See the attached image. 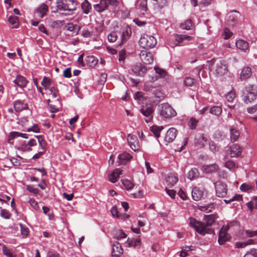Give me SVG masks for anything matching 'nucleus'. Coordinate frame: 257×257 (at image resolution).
Wrapping results in <instances>:
<instances>
[{"mask_svg":"<svg viewBox=\"0 0 257 257\" xmlns=\"http://www.w3.org/2000/svg\"><path fill=\"white\" fill-rule=\"evenodd\" d=\"M37 86L39 91L42 94H46L49 97L47 100L48 105L51 108L52 112H55L58 111V105L60 102L58 98H56L57 90L56 88L52 85L51 81H41L42 87H38V81H33Z\"/></svg>","mask_w":257,"mask_h":257,"instance_id":"nucleus-1","label":"nucleus"},{"mask_svg":"<svg viewBox=\"0 0 257 257\" xmlns=\"http://www.w3.org/2000/svg\"><path fill=\"white\" fill-rule=\"evenodd\" d=\"M190 225L201 235L206 234H214V231L209 227L214 222L215 216L213 214L205 216V222L198 221L195 218L190 217Z\"/></svg>","mask_w":257,"mask_h":257,"instance_id":"nucleus-2","label":"nucleus"},{"mask_svg":"<svg viewBox=\"0 0 257 257\" xmlns=\"http://www.w3.org/2000/svg\"><path fill=\"white\" fill-rule=\"evenodd\" d=\"M241 99L246 104H250L257 99V85H248L242 90Z\"/></svg>","mask_w":257,"mask_h":257,"instance_id":"nucleus-3","label":"nucleus"},{"mask_svg":"<svg viewBox=\"0 0 257 257\" xmlns=\"http://www.w3.org/2000/svg\"><path fill=\"white\" fill-rule=\"evenodd\" d=\"M77 3L74 0H57V11H74L76 9Z\"/></svg>","mask_w":257,"mask_h":257,"instance_id":"nucleus-4","label":"nucleus"},{"mask_svg":"<svg viewBox=\"0 0 257 257\" xmlns=\"http://www.w3.org/2000/svg\"><path fill=\"white\" fill-rule=\"evenodd\" d=\"M158 109L160 114L165 118H170L176 115V111L168 103H164L159 105Z\"/></svg>","mask_w":257,"mask_h":257,"instance_id":"nucleus-5","label":"nucleus"},{"mask_svg":"<svg viewBox=\"0 0 257 257\" xmlns=\"http://www.w3.org/2000/svg\"><path fill=\"white\" fill-rule=\"evenodd\" d=\"M139 44L145 49L152 48L156 45L157 40L153 36L144 34L140 39Z\"/></svg>","mask_w":257,"mask_h":257,"instance_id":"nucleus-6","label":"nucleus"},{"mask_svg":"<svg viewBox=\"0 0 257 257\" xmlns=\"http://www.w3.org/2000/svg\"><path fill=\"white\" fill-rule=\"evenodd\" d=\"M216 194L219 197H224L227 192V186L221 181H218L215 184Z\"/></svg>","mask_w":257,"mask_h":257,"instance_id":"nucleus-7","label":"nucleus"},{"mask_svg":"<svg viewBox=\"0 0 257 257\" xmlns=\"http://www.w3.org/2000/svg\"><path fill=\"white\" fill-rule=\"evenodd\" d=\"M192 40V37L190 36L187 35H178L176 34L175 36L173 44L174 46H178L180 44L186 45L188 43L189 41Z\"/></svg>","mask_w":257,"mask_h":257,"instance_id":"nucleus-8","label":"nucleus"},{"mask_svg":"<svg viewBox=\"0 0 257 257\" xmlns=\"http://www.w3.org/2000/svg\"><path fill=\"white\" fill-rule=\"evenodd\" d=\"M127 140L133 150L136 152L140 150V144L136 136L129 134L127 136Z\"/></svg>","mask_w":257,"mask_h":257,"instance_id":"nucleus-9","label":"nucleus"},{"mask_svg":"<svg viewBox=\"0 0 257 257\" xmlns=\"http://www.w3.org/2000/svg\"><path fill=\"white\" fill-rule=\"evenodd\" d=\"M140 111L143 115L147 117L146 119L147 122H150L152 120L154 110L151 105H143Z\"/></svg>","mask_w":257,"mask_h":257,"instance_id":"nucleus-10","label":"nucleus"},{"mask_svg":"<svg viewBox=\"0 0 257 257\" xmlns=\"http://www.w3.org/2000/svg\"><path fill=\"white\" fill-rule=\"evenodd\" d=\"M227 72V66L224 61H220L216 64L215 72L216 76H222Z\"/></svg>","mask_w":257,"mask_h":257,"instance_id":"nucleus-11","label":"nucleus"},{"mask_svg":"<svg viewBox=\"0 0 257 257\" xmlns=\"http://www.w3.org/2000/svg\"><path fill=\"white\" fill-rule=\"evenodd\" d=\"M142 61L146 64H150L154 61L153 54L147 50H142L140 54Z\"/></svg>","mask_w":257,"mask_h":257,"instance_id":"nucleus-12","label":"nucleus"},{"mask_svg":"<svg viewBox=\"0 0 257 257\" xmlns=\"http://www.w3.org/2000/svg\"><path fill=\"white\" fill-rule=\"evenodd\" d=\"M123 250L121 244L118 241H114L112 245V257H120L123 253Z\"/></svg>","mask_w":257,"mask_h":257,"instance_id":"nucleus-13","label":"nucleus"},{"mask_svg":"<svg viewBox=\"0 0 257 257\" xmlns=\"http://www.w3.org/2000/svg\"><path fill=\"white\" fill-rule=\"evenodd\" d=\"M132 69L136 75L139 76H143L147 71L146 67L139 63L133 65Z\"/></svg>","mask_w":257,"mask_h":257,"instance_id":"nucleus-14","label":"nucleus"},{"mask_svg":"<svg viewBox=\"0 0 257 257\" xmlns=\"http://www.w3.org/2000/svg\"><path fill=\"white\" fill-rule=\"evenodd\" d=\"M178 133L177 130L174 127L170 128L166 134L164 141L167 144L172 143L176 138Z\"/></svg>","mask_w":257,"mask_h":257,"instance_id":"nucleus-15","label":"nucleus"},{"mask_svg":"<svg viewBox=\"0 0 257 257\" xmlns=\"http://www.w3.org/2000/svg\"><path fill=\"white\" fill-rule=\"evenodd\" d=\"M196 72L197 73L196 76H193V77H189L186 79H190L191 80H195L199 79L200 80H202V79H206L208 78V72L204 69H200L199 71L196 69Z\"/></svg>","mask_w":257,"mask_h":257,"instance_id":"nucleus-16","label":"nucleus"},{"mask_svg":"<svg viewBox=\"0 0 257 257\" xmlns=\"http://www.w3.org/2000/svg\"><path fill=\"white\" fill-rule=\"evenodd\" d=\"M19 137H21L25 139H28L29 135L26 134H23L18 132H11L9 135L8 143L11 144H13V140Z\"/></svg>","mask_w":257,"mask_h":257,"instance_id":"nucleus-17","label":"nucleus"},{"mask_svg":"<svg viewBox=\"0 0 257 257\" xmlns=\"http://www.w3.org/2000/svg\"><path fill=\"white\" fill-rule=\"evenodd\" d=\"M14 107L16 111L20 112L28 109V105L24 100L20 99L16 100L14 103Z\"/></svg>","mask_w":257,"mask_h":257,"instance_id":"nucleus-18","label":"nucleus"},{"mask_svg":"<svg viewBox=\"0 0 257 257\" xmlns=\"http://www.w3.org/2000/svg\"><path fill=\"white\" fill-rule=\"evenodd\" d=\"M154 69L156 72L155 77L156 80L158 79H169V75L165 70L158 67H155Z\"/></svg>","mask_w":257,"mask_h":257,"instance_id":"nucleus-19","label":"nucleus"},{"mask_svg":"<svg viewBox=\"0 0 257 257\" xmlns=\"http://www.w3.org/2000/svg\"><path fill=\"white\" fill-rule=\"evenodd\" d=\"M132 156L126 152H124L118 156L119 165H125L131 159Z\"/></svg>","mask_w":257,"mask_h":257,"instance_id":"nucleus-20","label":"nucleus"},{"mask_svg":"<svg viewBox=\"0 0 257 257\" xmlns=\"http://www.w3.org/2000/svg\"><path fill=\"white\" fill-rule=\"evenodd\" d=\"M122 171L120 169H116L113 170L108 176L109 181L112 183H115L119 177V175L122 174Z\"/></svg>","mask_w":257,"mask_h":257,"instance_id":"nucleus-21","label":"nucleus"},{"mask_svg":"<svg viewBox=\"0 0 257 257\" xmlns=\"http://www.w3.org/2000/svg\"><path fill=\"white\" fill-rule=\"evenodd\" d=\"M241 149L237 144H234L230 148L229 154L231 157H237L241 154Z\"/></svg>","mask_w":257,"mask_h":257,"instance_id":"nucleus-22","label":"nucleus"},{"mask_svg":"<svg viewBox=\"0 0 257 257\" xmlns=\"http://www.w3.org/2000/svg\"><path fill=\"white\" fill-rule=\"evenodd\" d=\"M203 195L204 192L203 190L197 187L194 188L192 191V198L195 201L200 200L203 197Z\"/></svg>","mask_w":257,"mask_h":257,"instance_id":"nucleus-23","label":"nucleus"},{"mask_svg":"<svg viewBox=\"0 0 257 257\" xmlns=\"http://www.w3.org/2000/svg\"><path fill=\"white\" fill-rule=\"evenodd\" d=\"M48 11V7L45 4H42L37 9V13L40 18H43Z\"/></svg>","mask_w":257,"mask_h":257,"instance_id":"nucleus-24","label":"nucleus"},{"mask_svg":"<svg viewBox=\"0 0 257 257\" xmlns=\"http://www.w3.org/2000/svg\"><path fill=\"white\" fill-rule=\"evenodd\" d=\"M252 74L251 69L248 66L244 67L240 73V77L241 79H248Z\"/></svg>","mask_w":257,"mask_h":257,"instance_id":"nucleus-25","label":"nucleus"},{"mask_svg":"<svg viewBox=\"0 0 257 257\" xmlns=\"http://www.w3.org/2000/svg\"><path fill=\"white\" fill-rule=\"evenodd\" d=\"M230 238V236L229 234L225 233L222 231H219L218 242L220 245H223L226 241H228Z\"/></svg>","mask_w":257,"mask_h":257,"instance_id":"nucleus-26","label":"nucleus"},{"mask_svg":"<svg viewBox=\"0 0 257 257\" xmlns=\"http://www.w3.org/2000/svg\"><path fill=\"white\" fill-rule=\"evenodd\" d=\"M3 254L7 257H17L15 250L13 248L7 247L5 245H3L2 247Z\"/></svg>","mask_w":257,"mask_h":257,"instance_id":"nucleus-27","label":"nucleus"},{"mask_svg":"<svg viewBox=\"0 0 257 257\" xmlns=\"http://www.w3.org/2000/svg\"><path fill=\"white\" fill-rule=\"evenodd\" d=\"M178 181L177 176L172 174H169L166 178V182L168 185L173 186Z\"/></svg>","mask_w":257,"mask_h":257,"instance_id":"nucleus-28","label":"nucleus"},{"mask_svg":"<svg viewBox=\"0 0 257 257\" xmlns=\"http://www.w3.org/2000/svg\"><path fill=\"white\" fill-rule=\"evenodd\" d=\"M132 34L131 28L126 27L123 30L121 35V43L125 42L131 36Z\"/></svg>","mask_w":257,"mask_h":257,"instance_id":"nucleus-29","label":"nucleus"},{"mask_svg":"<svg viewBox=\"0 0 257 257\" xmlns=\"http://www.w3.org/2000/svg\"><path fill=\"white\" fill-rule=\"evenodd\" d=\"M113 238L119 240L126 237V234L122 230L115 229L112 231Z\"/></svg>","mask_w":257,"mask_h":257,"instance_id":"nucleus-30","label":"nucleus"},{"mask_svg":"<svg viewBox=\"0 0 257 257\" xmlns=\"http://www.w3.org/2000/svg\"><path fill=\"white\" fill-rule=\"evenodd\" d=\"M236 47L240 50L244 51H246L248 49V43L243 40H238L236 42Z\"/></svg>","mask_w":257,"mask_h":257,"instance_id":"nucleus-31","label":"nucleus"},{"mask_svg":"<svg viewBox=\"0 0 257 257\" xmlns=\"http://www.w3.org/2000/svg\"><path fill=\"white\" fill-rule=\"evenodd\" d=\"M81 7L85 14H88L91 10V5L87 0H84L82 3Z\"/></svg>","mask_w":257,"mask_h":257,"instance_id":"nucleus-32","label":"nucleus"},{"mask_svg":"<svg viewBox=\"0 0 257 257\" xmlns=\"http://www.w3.org/2000/svg\"><path fill=\"white\" fill-rule=\"evenodd\" d=\"M230 140L232 142L236 141L240 136L239 132L234 128H230Z\"/></svg>","mask_w":257,"mask_h":257,"instance_id":"nucleus-33","label":"nucleus"},{"mask_svg":"<svg viewBox=\"0 0 257 257\" xmlns=\"http://www.w3.org/2000/svg\"><path fill=\"white\" fill-rule=\"evenodd\" d=\"M107 8L106 4L104 2H102V0H100L99 4L94 5V9L99 13L104 11Z\"/></svg>","mask_w":257,"mask_h":257,"instance_id":"nucleus-34","label":"nucleus"},{"mask_svg":"<svg viewBox=\"0 0 257 257\" xmlns=\"http://www.w3.org/2000/svg\"><path fill=\"white\" fill-rule=\"evenodd\" d=\"M164 128L163 126L153 125L150 127V131L154 134L155 136L158 138L160 136V132Z\"/></svg>","mask_w":257,"mask_h":257,"instance_id":"nucleus-35","label":"nucleus"},{"mask_svg":"<svg viewBox=\"0 0 257 257\" xmlns=\"http://www.w3.org/2000/svg\"><path fill=\"white\" fill-rule=\"evenodd\" d=\"M8 22L13 25V28H17L19 27V18L15 16H11L8 18Z\"/></svg>","mask_w":257,"mask_h":257,"instance_id":"nucleus-36","label":"nucleus"},{"mask_svg":"<svg viewBox=\"0 0 257 257\" xmlns=\"http://www.w3.org/2000/svg\"><path fill=\"white\" fill-rule=\"evenodd\" d=\"M126 242L129 247L140 246L141 243V240L139 238H128Z\"/></svg>","mask_w":257,"mask_h":257,"instance_id":"nucleus-37","label":"nucleus"},{"mask_svg":"<svg viewBox=\"0 0 257 257\" xmlns=\"http://www.w3.org/2000/svg\"><path fill=\"white\" fill-rule=\"evenodd\" d=\"M121 181L123 186L127 190H131L134 188V184L131 180L124 179Z\"/></svg>","mask_w":257,"mask_h":257,"instance_id":"nucleus-38","label":"nucleus"},{"mask_svg":"<svg viewBox=\"0 0 257 257\" xmlns=\"http://www.w3.org/2000/svg\"><path fill=\"white\" fill-rule=\"evenodd\" d=\"M193 23L190 19L186 20L184 22L180 24V27L183 30H189L191 29Z\"/></svg>","mask_w":257,"mask_h":257,"instance_id":"nucleus-39","label":"nucleus"},{"mask_svg":"<svg viewBox=\"0 0 257 257\" xmlns=\"http://www.w3.org/2000/svg\"><path fill=\"white\" fill-rule=\"evenodd\" d=\"M78 26L76 25H74L73 23H68L67 26V30L70 32L73 33L75 35L78 34L79 31L80 30V28L78 27V29L77 30V28Z\"/></svg>","mask_w":257,"mask_h":257,"instance_id":"nucleus-40","label":"nucleus"},{"mask_svg":"<svg viewBox=\"0 0 257 257\" xmlns=\"http://www.w3.org/2000/svg\"><path fill=\"white\" fill-rule=\"evenodd\" d=\"M87 64L90 66H94L98 63L97 59L93 56H87L85 58Z\"/></svg>","mask_w":257,"mask_h":257,"instance_id":"nucleus-41","label":"nucleus"},{"mask_svg":"<svg viewBox=\"0 0 257 257\" xmlns=\"http://www.w3.org/2000/svg\"><path fill=\"white\" fill-rule=\"evenodd\" d=\"M199 173L196 168L191 169L188 173V178L190 180H193L198 177Z\"/></svg>","mask_w":257,"mask_h":257,"instance_id":"nucleus-42","label":"nucleus"},{"mask_svg":"<svg viewBox=\"0 0 257 257\" xmlns=\"http://www.w3.org/2000/svg\"><path fill=\"white\" fill-rule=\"evenodd\" d=\"M35 137L38 139L39 146L41 147V148L42 150V152L45 153L46 151V141L42 138V137L41 136H36Z\"/></svg>","mask_w":257,"mask_h":257,"instance_id":"nucleus-43","label":"nucleus"},{"mask_svg":"<svg viewBox=\"0 0 257 257\" xmlns=\"http://www.w3.org/2000/svg\"><path fill=\"white\" fill-rule=\"evenodd\" d=\"M210 112L217 116H219L222 113V108L219 106H214L210 109Z\"/></svg>","mask_w":257,"mask_h":257,"instance_id":"nucleus-44","label":"nucleus"},{"mask_svg":"<svg viewBox=\"0 0 257 257\" xmlns=\"http://www.w3.org/2000/svg\"><path fill=\"white\" fill-rule=\"evenodd\" d=\"M154 81H145L144 84V90L146 91H153V89L155 88L154 86Z\"/></svg>","mask_w":257,"mask_h":257,"instance_id":"nucleus-45","label":"nucleus"},{"mask_svg":"<svg viewBox=\"0 0 257 257\" xmlns=\"http://www.w3.org/2000/svg\"><path fill=\"white\" fill-rule=\"evenodd\" d=\"M218 167L216 164L205 166V170L208 173H212L218 170Z\"/></svg>","mask_w":257,"mask_h":257,"instance_id":"nucleus-46","label":"nucleus"},{"mask_svg":"<svg viewBox=\"0 0 257 257\" xmlns=\"http://www.w3.org/2000/svg\"><path fill=\"white\" fill-rule=\"evenodd\" d=\"M215 207L214 203H210L207 205L201 206L200 209L202 211H206V212H210L212 211V209Z\"/></svg>","mask_w":257,"mask_h":257,"instance_id":"nucleus-47","label":"nucleus"},{"mask_svg":"<svg viewBox=\"0 0 257 257\" xmlns=\"http://www.w3.org/2000/svg\"><path fill=\"white\" fill-rule=\"evenodd\" d=\"M198 121L193 117H191L188 122V125L190 129L196 128Z\"/></svg>","mask_w":257,"mask_h":257,"instance_id":"nucleus-48","label":"nucleus"},{"mask_svg":"<svg viewBox=\"0 0 257 257\" xmlns=\"http://www.w3.org/2000/svg\"><path fill=\"white\" fill-rule=\"evenodd\" d=\"M20 226L21 227V231L22 235L25 237L27 236L29 233V228L26 225H23L21 223L20 224Z\"/></svg>","mask_w":257,"mask_h":257,"instance_id":"nucleus-49","label":"nucleus"},{"mask_svg":"<svg viewBox=\"0 0 257 257\" xmlns=\"http://www.w3.org/2000/svg\"><path fill=\"white\" fill-rule=\"evenodd\" d=\"M243 234L247 237H253L257 236V231L245 230Z\"/></svg>","mask_w":257,"mask_h":257,"instance_id":"nucleus-50","label":"nucleus"},{"mask_svg":"<svg viewBox=\"0 0 257 257\" xmlns=\"http://www.w3.org/2000/svg\"><path fill=\"white\" fill-rule=\"evenodd\" d=\"M243 257H257V249L252 248L248 251Z\"/></svg>","mask_w":257,"mask_h":257,"instance_id":"nucleus-51","label":"nucleus"},{"mask_svg":"<svg viewBox=\"0 0 257 257\" xmlns=\"http://www.w3.org/2000/svg\"><path fill=\"white\" fill-rule=\"evenodd\" d=\"M252 188V186L245 183H243L240 186V190L243 192H246L248 190H251Z\"/></svg>","mask_w":257,"mask_h":257,"instance_id":"nucleus-52","label":"nucleus"},{"mask_svg":"<svg viewBox=\"0 0 257 257\" xmlns=\"http://www.w3.org/2000/svg\"><path fill=\"white\" fill-rule=\"evenodd\" d=\"M126 57V52L124 50H121L119 52L118 54V61L121 62L123 63L124 59Z\"/></svg>","mask_w":257,"mask_h":257,"instance_id":"nucleus-53","label":"nucleus"},{"mask_svg":"<svg viewBox=\"0 0 257 257\" xmlns=\"http://www.w3.org/2000/svg\"><path fill=\"white\" fill-rule=\"evenodd\" d=\"M1 216L5 219H10L12 216L11 214L6 209H2Z\"/></svg>","mask_w":257,"mask_h":257,"instance_id":"nucleus-54","label":"nucleus"},{"mask_svg":"<svg viewBox=\"0 0 257 257\" xmlns=\"http://www.w3.org/2000/svg\"><path fill=\"white\" fill-rule=\"evenodd\" d=\"M235 98V92L230 91L226 95V98L228 102H232Z\"/></svg>","mask_w":257,"mask_h":257,"instance_id":"nucleus-55","label":"nucleus"},{"mask_svg":"<svg viewBox=\"0 0 257 257\" xmlns=\"http://www.w3.org/2000/svg\"><path fill=\"white\" fill-rule=\"evenodd\" d=\"M232 35V33L227 28L223 31V37L224 39H229Z\"/></svg>","mask_w":257,"mask_h":257,"instance_id":"nucleus-56","label":"nucleus"},{"mask_svg":"<svg viewBox=\"0 0 257 257\" xmlns=\"http://www.w3.org/2000/svg\"><path fill=\"white\" fill-rule=\"evenodd\" d=\"M105 4H106L107 8L108 5L116 7L118 4V2L117 0H102Z\"/></svg>","mask_w":257,"mask_h":257,"instance_id":"nucleus-57","label":"nucleus"},{"mask_svg":"<svg viewBox=\"0 0 257 257\" xmlns=\"http://www.w3.org/2000/svg\"><path fill=\"white\" fill-rule=\"evenodd\" d=\"M107 38L109 42H114L117 39V35L115 32H112L108 35Z\"/></svg>","mask_w":257,"mask_h":257,"instance_id":"nucleus-58","label":"nucleus"},{"mask_svg":"<svg viewBox=\"0 0 257 257\" xmlns=\"http://www.w3.org/2000/svg\"><path fill=\"white\" fill-rule=\"evenodd\" d=\"M27 190L29 191L30 192H31L35 195L38 194L39 191L38 189L34 188L32 185H27Z\"/></svg>","mask_w":257,"mask_h":257,"instance_id":"nucleus-59","label":"nucleus"},{"mask_svg":"<svg viewBox=\"0 0 257 257\" xmlns=\"http://www.w3.org/2000/svg\"><path fill=\"white\" fill-rule=\"evenodd\" d=\"M30 146V147H33L37 145L36 140L35 139H31L28 143V144H24L22 145L23 148L26 149L28 146Z\"/></svg>","mask_w":257,"mask_h":257,"instance_id":"nucleus-60","label":"nucleus"},{"mask_svg":"<svg viewBox=\"0 0 257 257\" xmlns=\"http://www.w3.org/2000/svg\"><path fill=\"white\" fill-rule=\"evenodd\" d=\"M111 213L113 216L119 217L118 210L117 207L116 206H113L111 209Z\"/></svg>","mask_w":257,"mask_h":257,"instance_id":"nucleus-61","label":"nucleus"},{"mask_svg":"<svg viewBox=\"0 0 257 257\" xmlns=\"http://www.w3.org/2000/svg\"><path fill=\"white\" fill-rule=\"evenodd\" d=\"M27 132H33L34 133H39L40 132V128L38 126L37 124H35L31 127H29L27 130Z\"/></svg>","mask_w":257,"mask_h":257,"instance_id":"nucleus-62","label":"nucleus"},{"mask_svg":"<svg viewBox=\"0 0 257 257\" xmlns=\"http://www.w3.org/2000/svg\"><path fill=\"white\" fill-rule=\"evenodd\" d=\"M29 203L35 210L39 209L38 202L35 200L34 199H30L29 200Z\"/></svg>","mask_w":257,"mask_h":257,"instance_id":"nucleus-63","label":"nucleus"},{"mask_svg":"<svg viewBox=\"0 0 257 257\" xmlns=\"http://www.w3.org/2000/svg\"><path fill=\"white\" fill-rule=\"evenodd\" d=\"M63 76L65 78H70L71 76V71L70 68H67L63 71Z\"/></svg>","mask_w":257,"mask_h":257,"instance_id":"nucleus-64","label":"nucleus"}]
</instances>
